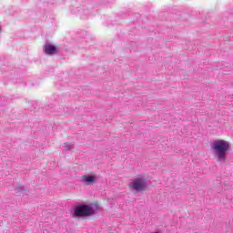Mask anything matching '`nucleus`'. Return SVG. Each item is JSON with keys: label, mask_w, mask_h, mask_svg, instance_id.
<instances>
[{"label": "nucleus", "mask_w": 233, "mask_h": 233, "mask_svg": "<svg viewBox=\"0 0 233 233\" xmlns=\"http://www.w3.org/2000/svg\"><path fill=\"white\" fill-rule=\"evenodd\" d=\"M212 148L218 157V161H221V159H225L227 152L230 150V143L227 140H217L213 143Z\"/></svg>", "instance_id": "1"}, {"label": "nucleus", "mask_w": 233, "mask_h": 233, "mask_svg": "<svg viewBox=\"0 0 233 233\" xmlns=\"http://www.w3.org/2000/svg\"><path fill=\"white\" fill-rule=\"evenodd\" d=\"M94 214V209L90 206L80 205L75 209V216L76 218H83L85 216H92Z\"/></svg>", "instance_id": "2"}, {"label": "nucleus", "mask_w": 233, "mask_h": 233, "mask_svg": "<svg viewBox=\"0 0 233 233\" xmlns=\"http://www.w3.org/2000/svg\"><path fill=\"white\" fill-rule=\"evenodd\" d=\"M129 188L137 192H141L147 189V182H145V178L143 177L133 179L129 184Z\"/></svg>", "instance_id": "3"}, {"label": "nucleus", "mask_w": 233, "mask_h": 233, "mask_svg": "<svg viewBox=\"0 0 233 233\" xmlns=\"http://www.w3.org/2000/svg\"><path fill=\"white\" fill-rule=\"evenodd\" d=\"M56 51H57V48L56 47V46H53V45H50V44H46L44 46V52L47 56H54V54H56Z\"/></svg>", "instance_id": "4"}, {"label": "nucleus", "mask_w": 233, "mask_h": 233, "mask_svg": "<svg viewBox=\"0 0 233 233\" xmlns=\"http://www.w3.org/2000/svg\"><path fill=\"white\" fill-rule=\"evenodd\" d=\"M82 180L86 183V185H93V183H96V177L83 176Z\"/></svg>", "instance_id": "5"}, {"label": "nucleus", "mask_w": 233, "mask_h": 233, "mask_svg": "<svg viewBox=\"0 0 233 233\" xmlns=\"http://www.w3.org/2000/svg\"><path fill=\"white\" fill-rule=\"evenodd\" d=\"M2 28H1V25H0V32H1Z\"/></svg>", "instance_id": "6"}]
</instances>
